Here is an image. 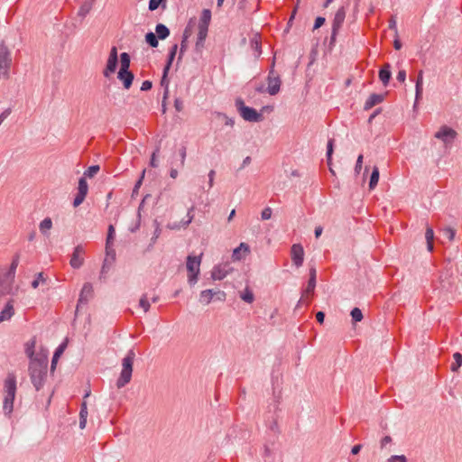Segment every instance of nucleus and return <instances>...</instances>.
<instances>
[{"label": "nucleus", "mask_w": 462, "mask_h": 462, "mask_svg": "<svg viewBox=\"0 0 462 462\" xmlns=\"http://www.w3.org/2000/svg\"><path fill=\"white\" fill-rule=\"evenodd\" d=\"M14 281L0 273V306L4 308L0 312V323L9 320L14 315V302L13 298H6L13 293Z\"/></svg>", "instance_id": "nucleus-1"}, {"label": "nucleus", "mask_w": 462, "mask_h": 462, "mask_svg": "<svg viewBox=\"0 0 462 462\" xmlns=\"http://www.w3.org/2000/svg\"><path fill=\"white\" fill-rule=\"evenodd\" d=\"M17 390L16 375L14 372L7 374L4 381L3 411L5 416L10 417L14 411V402Z\"/></svg>", "instance_id": "nucleus-2"}, {"label": "nucleus", "mask_w": 462, "mask_h": 462, "mask_svg": "<svg viewBox=\"0 0 462 462\" xmlns=\"http://www.w3.org/2000/svg\"><path fill=\"white\" fill-rule=\"evenodd\" d=\"M47 365L46 356L30 361L29 374L36 391H40L44 385L47 377Z\"/></svg>", "instance_id": "nucleus-3"}, {"label": "nucleus", "mask_w": 462, "mask_h": 462, "mask_svg": "<svg viewBox=\"0 0 462 462\" xmlns=\"http://www.w3.org/2000/svg\"><path fill=\"white\" fill-rule=\"evenodd\" d=\"M135 357V353L133 349H130L126 356L122 360V370L120 376L116 381L117 388H123L130 383L133 374V365Z\"/></svg>", "instance_id": "nucleus-4"}, {"label": "nucleus", "mask_w": 462, "mask_h": 462, "mask_svg": "<svg viewBox=\"0 0 462 462\" xmlns=\"http://www.w3.org/2000/svg\"><path fill=\"white\" fill-rule=\"evenodd\" d=\"M13 63L12 52L4 41L0 43V79H7Z\"/></svg>", "instance_id": "nucleus-5"}, {"label": "nucleus", "mask_w": 462, "mask_h": 462, "mask_svg": "<svg viewBox=\"0 0 462 462\" xmlns=\"http://www.w3.org/2000/svg\"><path fill=\"white\" fill-rule=\"evenodd\" d=\"M236 107L243 119L247 122H260L263 118V115L254 108L246 106L242 98L236 100Z\"/></svg>", "instance_id": "nucleus-6"}, {"label": "nucleus", "mask_w": 462, "mask_h": 462, "mask_svg": "<svg viewBox=\"0 0 462 462\" xmlns=\"http://www.w3.org/2000/svg\"><path fill=\"white\" fill-rule=\"evenodd\" d=\"M202 254L199 256L189 255L187 257L186 267L189 273L188 282L190 285H194L198 281V276L200 272Z\"/></svg>", "instance_id": "nucleus-7"}, {"label": "nucleus", "mask_w": 462, "mask_h": 462, "mask_svg": "<svg viewBox=\"0 0 462 462\" xmlns=\"http://www.w3.org/2000/svg\"><path fill=\"white\" fill-rule=\"evenodd\" d=\"M274 60L272 63V67L269 70L267 77V88L266 92L271 96H275L281 89L282 80L280 75L274 69Z\"/></svg>", "instance_id": "nucleus-8"}, {"label": "nucleus", "mask_w": 462, "mask_h": 462, "mask_svg": "<svg viewBox=\"0 0 462 462\" xmlns=\"http://www.w3.org/2000/svg\"><path fill=\"white\" fill-rule=\"evenodd\" d=\"M435 138L441 140L445 145L452 143L454 139L457 137V132L447 126L442 125L438 132L434 134Z\"/></svg>", "instance_id": "nucleus-9"}, {"label": "nucleus", "mask_w": 462, "mask_h": 462, "mask_svg": "<svg viewBox=\"0 0 462 462\" xmlns=\"http://www.w3.org/2000/svg\"><path fill=\"white\" fill-rule=\"evenodd\" d=\"M88 192V185L85 177L79 180L78 192L73 201V206L79 207L83 203Z\"/></svg>", "instance_id": "nucleus-10"}, {"label": "nucleus", "mask_w": 462, "mask_h": 462, "mask_svg": "<svg viewBox=\"0 0 462 462\" xmlns=\"http://www.w3.org/2000/svg\"><path fill=\"white\" fill-rule=\"evenodd\" d=\"M192 20H190L183 31L178 62L181 60L184 52L188 49V40L192 35Z\"/></svg>", "instance_id": "nucleus-11"}, {"label": "nucleus", "mask_w": 462, "mask_h": 462, "mask_svg": "<svg viewBox=\"0 0 462 462\" xmlns=\"http://www.w3.org/2000/svg\"><path fill=\"white\" fill-rule=\"evenodd\" d=\"M291 256L296 267L302 265L304 261V249L300 244H294L291 248Z\"/></svg>", "instance_id": "nucleus-12"}, {"label": "nucleus", "mask_w": 462, "mask_h": 462, "mask_svg": "<svg viewBox=\"0 0 462 462\" xmlns=\"http://www.w3.org/2000/svg\"><path fill=\"white\" fill-rule=\"evenodd\" d=\"M84 254L85 250L82 245H77L74 249V252L71 255V259L69 261V264L74 269H79L82 266L84 263Z\"/></svg>", "instance_id": "nucleus-13"}, {"label": "nucleus", "mask_w": 462, "mask_h": 462, "mask_svg": "<svg viewBox=\"0 0 462 462\" xmlns=\"http://www.w3.org/2000/svg\"><path fill=\"white\" fill-rule=\"evenodd\" d=\"M94 296V290L93 286L90 282L84 283L81 291L79 293V298L77 305V310L79 309V305L81 304H87L89 300H91Z\"/></svg>", "instance_id": "nucleus-14"}, {"label": "nucleus", "mask_w": 462, "mask_h": 462, "mask_svg": "<svg viewBox=\"0 0 462 462\" xmlns=\"http://www.w3.org/2000/svg\"><path fill=\"white\" fill-rule=\"evenodd\" d=\"M217 296V299L219 300H224L226 298V293L224 291H217L214 292L212 290H205L200 292L199 301L205 305L208 304L214 296Z\"/></svg>", "instance_id": "nucleus-15"}, {"label": "nucleus", "mask_w": 462, "mask_h": 462, "mask_svg": "<svg viewBox=\"0 0 462 462\" xmlns=\"http://www.w3.org/2000/svg\"><path fill=\"white\" fill-rule=\"evenodd\" d=\"M250 246L246 243H240L239 246L235 248L232 254V260L234 262L242 261L250 254Z\"/></svg>", "instance_id": "nucleus-16"}, {"label": "nucleus", "mask_w": 462, "mask_h": 462, "mask_svg": "<svg viewBox=\"0 0 462 462\" xmlns=\"http://www.w3.org/2000/svg\"><path fill=\"white\" fill-rule=\"evenodd\" d=\"M198 29H199V32H198V35H197L195 50L199 52V51H201V50L204 47V42L208 36V27L198 25Z\"/></svg>", "instance_id": "nucleus-17"}, {"label": "nucleus", "mask_w": 462, "mask_h": 462, "mask_svg": "<svg viewBox=\"0 0 462 462\" xmlns=\"http://www.w3.org/2000/svg\"><path fill=\"white\" fill-rule=\"evenodd\" d=\"M423 92V71L420 70L418 72V77L415 83V102L414 107H416L417 103L422 98Z\"/></svg>", "instance_id": "nucleus-18"}, {"label": "nucleus", "mask_w": 462, "mask_h": 462, "mask_svg": "<svg viewBox=\"0 0 462 462\" xmlns=\"http://www.w3.org/2000/svg\"><path fill=\"white\" fill-rule=\"evenodd\" d=\"M19 264V256L15 255L9 268H0V273L14 282L16 268Z\"/></svg>", "instance_id": "nucleus-19"}, {"label": "nucleus", "mask_w": 462, "mask_h": 462, "mask_svg": "<svg viewBox=\"0 0 462 462\" xmlns=\"http://www.w3.org/2000/svg\"><path fill=\"white\" fill-rule=\"evenodd\" d=\"M117 78L123 82L124 88L129 89L133 84L134 74L130 70L119 69Z\"/></svg>", "instance_id": "nucleus-20"}, {"label": "nucleus", "mask_w": 462, "mask_h": 462, "mask_svg": "<svg viewBox=\"0 0 462 462\" xmlns=\"http://www.w3.org/2000/svg\"><path fill=\"white\" fill-rule=\"evenodd\" d=\"M346 18V10L345 7H340L337 9V13L335 14L333 23H332V29L335 30H340L344 21Z\"/></svg>", "instance_id": "nucleus-21"}, {"label": "nucleus", "mask_w": 462, "mask_h": 462, "mask_svg": "<svg viewBox=\"0 0 462 462\" xmlns=\"http://www.w3.org/2000/svg\"><path fill=\"white\" fill-rule=\"evenodd\" d=\"M383 99H384L383 95L374 93V94L370 95L369 97L367 98V100L365 101L364 109L369 110L372 107H374V106L382 103L383 101Z\"/></svg>", "instance_id": "nucleus-22"}, {"label": "nucleus", "mask_w": 462, "mask_h": 462, "mask_svg": "<svg viewBox=\"0 0 462 462\" xmlns=\"http://www.w3.org/2000/svg\"><path fill=\"white\" fill-rule=\"evenodd\" d=\"M391 65L389 63H386L379 70V79L383 84V86H387L391 79Z\"/></svg>", "instance_id": "nucleus-23"}, {"label": "nucleus", "mask_w": 462, "mask_h": 462, "mask_svg": "<svg viewBox=\"0 0 462 462\" xmlns=\"http://www.w3.org/2000/svg\"><path fill=\"white\" fill-rule=\"evenodd\" d=\"M35 346H36L35 337L31 338L24 345V352H25L26 356L30 358V361L34 360V358H37L36 356H34Z\"/></svg>", "instance_id": "nucleus-24"}, {"label": "nucleus", "mask_w": 462, "mask_h": 462, "mask_svg": "<svg viewBox=\"0 0 462 462\" xmlns=\"http://www.w3.org/2000/svg\"><path fill=\"white\" fill-rule=\"evenodd\" d=\"M226 267H227V265H224V266H221V265H217V266H215L211 272V276L213 278V280H222L224 279L227 273H228V271L226 269Z\"/></svg>", "instance_id": "nucleus-25"}, {"label": "nucleus", "mask_w": 462, "mask_h": 462, "mask_svg": "<svg viewBox=\"0 0 462 462\" xmlns=\"http://www.w3.org/2000/svg\"><path fill=\"white\" fill-rule=\"evenodd\" d=\"M67 340H65L64 342H62L55 350L54 352V355L52 356V360H51V370H54L55 367H56V365H57V362H58V359L60 358V356L63 354V352L65 351L66 347H67Z\"/></svg>", "instance_id": "nucleus-26"}, {"label": "nucleus", "mask_w": 462, "mask_h": 462, "mask_svg": "<svg viewBox=\"0 0 462 462\" xmlns=\"http://www.w3.org/2000/svg\"><path fill=\"white\" fill-rule=\"evenodd\" d=\"M117 63L118 60L110 58L107 59L106 68L103 71V74L106 78H108L112 73L116 71Z\"/></svg>", "instance_id": "nucleus-27"}, {"label": "nucleus", "mask_w": 462, "mask_h": 462, "mask_svg": "<svg viewBox=\"0 0 462 462\" xmlns=\"http://www.w3.org/2000/svg\"><path fill=\"white\" fill-rule=\"evenodd\" d=\"M316 287V281H313V279H309L308 284L306 289L304 290L301 299L298 302V306L304 300L303 299L309 296H311L314 293V290Z\"/></svg>", "instance_id": "nucleus-28"}, {"label": "nucleus", "mask_w": 462, "mask_h": 462, "mask_svg": "<svg viewBox=\"0 0 462 462\" xmlns=\"http://www.w3.org/2000/svg\"><path fill=\"white\" fill-rule=\"evenodd\" d=\"M94 0L85 1L79 7L78 15L84 18L92 9Z\"/></svg>", "instance_id": "nucleus-29"}, {"label": "nucleus", "mask_w": 462, "mask_h": 462, "mask_svg": "<svg viewBox=\"0 0 462 462\" xmlns=\"http://www.w3.org/2000/svg\"><path fill=\"white\" fill-rule=\"evenodd\" d=\"M155 32L158 39L164 40L170 35V30L162 23H158L155 27Z\"/></svg>", "instance_id": "nucleus-30"}, {"label": "nucleus", "mask_w": 462, "mask_h": 462, "mask_svg": "<svg viewBox=\"0 0 462 462\" xmlns=\"http://www.w3.org/2000/svg\"><path fill=\"white\" fill-rule=\"evenodd\" d=\"M177 51H178V44H173L170 50L167 63L163 69H165V72H169L170 68L174 60L175 56H176Z\"/></svg>", "instance_id": "nucleus-31"}, {"label": "nucleus", "mask_w": 462, "mask_h": 462, "mask_svg": "<svg viewBox=\"0 0 462 462\" xmlns=\"http://www.w3.org/2000/svg\"><path fill=\"white\" fill-rule=\"evenodd\" d=\"M425 238L427 242V248L430 252L433 251V240H434V232L432 227L427 226L425 232Z\"/></svg>", "instance_id": "nucleus-32"}, {"label": "nucleus", "mask_w": 462, "mask_h": 462, "mask_svg": "<svg viewBox=\"0 0 462 462\" xmlns=\"http://www.w3.org/2000/svg\"><path fill=\"white\" fill-rule=\"evenodd\" d=\"M210 20H211V12L208 9H204L202 11V14H201V16H200V19L199 22V26L208 27Z\"/></svg>", "instance_id": "nucleus-33"}, {"label": "nucleus", "mask_w": 462, "mask_h": 462, "mask_svg": "<svg viewBox=\"0 0 462 462\" xmlns=\"http://www.w3.org/2000/svg\"><path fill=\"white\" fill-rule=\"evenodd\" d=\"M51 227H52V221H51V219L50 217L44 218L40 223V226H39L40 231L43 235H48L49 231L51 229Z\"/></svg>", "instance_id": "nucleus-34"}, {"label": "nucleus", "mask_w": 462, "mask_h": 462, "mask_svg": "<svg viewBox=\"0 0 462 462\" xmlns=\"http://www.w3.org/2000/svg\"><path fill=\"white\" fill-rule=\"evenodd\" d=\"M454 362L451 364L450 369L452 372H457L459 367L462 365V355L456 352L453 355Z\"/></svg>", "instance_id": "nucleus-35"}, {"label": "nucleus", "mask_w": 462, "mask_h": 462, "mask_svg": "<svg viewBox=\"0 0 462 462\" xmlns=\"http://www.w3.org/2000/svg\"><path fill=\"white\" fill-rule=\"evenodd\" d=\"M120 62H121L120 69L129 70L131 60H130V56L128 53H126V52L121 53Z\"/></svg>", "instance_id": "nucleus-36"}, {"label": "nucleus", "mask_w": 462, "mask_h": 462, "mask_svg": "<svg viewBox=\"0 0 462 462\" xmlns=\"http://www.w3.org/2000/svg\"><path fill=\"white\" fill-rule=\"evenodd\" d=\"M378 180H379V169L377 167H374L373 169V171H372V174L370 177V181H369L370 189H374L375 188V186L378 183Z\"/></svg>", "instance_id": "nucleus-37"}, {"label": "nucleus", "mask_w": 462, "mask_h": 462, "mask_svg": "<svg viewBox=\"0 0 462 462\" xmlns=\"http://www.w3.org/2000/svg\"><path fill=\"white\" fill-rule=\"evenodd\" d=\"M145 41L152 48L157 47L159 44L157 35L152 32L146 33Z\"/></svg>", "instance_id": "nucleus-38"}, {"label": "nucleus", "mask_w": 462, "mask_h": 462, "mask_svg": "<svg viewBox=\"0 0 462 462\" xmlns=\"http://www.w3.org/2000/svg\"><path fill=\"white\" fill-rule=\"evenodd\" d=\"M240 297L247 303H252L254 300L253 291L248 288H245L244 291L241 292Z\"/></svg>", "instance_id": "nucleus-39"}, {"label": "nucleus", "mask_w": 462, "mask_h": 462, "mask_svg": "<svg viewBox=\"0 0 462 462\" xmlns=\"http://www.w3.org/2000/svg\"><path fill=\"white\" fill-rule=\"evenodd\" d=\"M100 167L98 165H92L88 167L83 173L82 177L86 178H93L99 171Z\"/></svg>", "instance_id": "nucleus-40"}, {"label": "nucleus", "mask_w": 462, "mask_h": 462, "mask_svg": "<svg viewBox=\"0 0 462 462\" xmlns=\"http://www.w3.org/2000/svg\"><path fill=\"white\" fill-rule=\"evenodd\" d=\"M180 155V163L177 165L179 168H183L185 165L186 156H187V148L185 145H182L179 150Z\"/></svg>", "instance_id": "nucleus-41"}, {"label": "nucleus", "mask_w": 462, "mask_h": 462, "mask_svg": "<svg viewBox=\"0 0 462 462\" xmlns=\"http://www.w3.org/2000/svg\"><path fill=\"white\" fill-rule=\"evenodd\" d=\"M334 151V139H329L327 146V162L330 164Z\"/></svg>", "instance_id": "nucleus-42"}, {"label": "nucleus", "mask_w": 462, "mask_h": 462, "mask_svg": "<svg viewBox=\"0 0 462 462\" xmlns=\"http://www.w3.org/2000/svg\"><path fill=\"white\" fill-rule=\"evenodd\" d=\"M353 321L358 322L363 319V313L359 308H354L350 313Z\"/></svg>", "instance_id": "nucleus-43"}, {"label": "nucleus", "mask_w": 462, "mask_h": 462, "mask_svg": "<svg viewBox=\"0 0 462 462\" xmlns=\"http://www.w3.org/2000/svg\"><path fill=\"white\" fill-rule=\"evenodd\" d=\"M46 282V279L45 277L43 276V273H39L35 279L32 282V287L33 289H36L38 288L39 284L42 282V283H44Z\"/></svg>", "instance_id": "nucleus-44"}, {"label": "nucleus", "mask_w": 462, "mask_h": 462, "mask_svg": "<svg viewBox=\"0 0 462 462\" xmlns=\"http://www.w3.org/2000/svg\"><path fill=\"white\" fill-rule=\"evenodd\" d=\"M139 306L143 310L144 312H147L150 310V303L147 299V295L143 294L140 300H139Z\"/></svg>", "instance_id": "nucleus-45"}, {"label": "nucleus", "mask_w": 462, "mask_h": 462, "mask_svg": "<svg viewBox=\"0 0 462 462\" xmlns=\"http://www.w3.org/2000/svg\"><path fill=\"white\" fill-rule=\"evenodd\" d=\"M443 236L448 239V241H452L455 237L456 231L451 227H445L442 229Z\"/></svg>", "instance_id": "nucleus-46"}, {"label": "nucleus", "mask_w": 462, "mask_h": 462, "mask_svg": "<svg viewBox=\"0 0 462 462\" xmlns=\"http://www.w3.org/2000/svg\"><path fill=\"white\" fill-rule=\"evenodd\" d=\"M194 209H195V207L193 205L188 209V213H187L188 219L186 221L181 222L182 226L186 227L192 222V220L194 218L192 212L194 211Z\"/></svg>", "instance_id": "nucleus-47"}, {"label": "nucleus", "mask_w": 462, "mask_h": 462, "mask_svg": "<svg viewBox=\"0 0 462 462\" xmlns=\"http://www.w3.org/2000/svg\"><path fill=\"white\" fill-rule=\"evenodd\" d=\"M114 236H115V228L112 225H110L108 226V232H107V237H106V243L107 249L109 248V245L114 240Z\"/></svg>", "instance_id": "nucleus-48"}, {"label": "nucleus", "mask_w": 462, "mask_h": 462, "mask_svg": "<svg viewBox=\"0 0 462 462\" xmlns=\"http://www.w3.org/2000/svg\"><path fill=\"white\" fill-rule=\"evenodd\" d=\"M388 27H389L390 30H393L394 32V36L397 37L398 36V30H397V22H396L395 16H391V18L389 20Z\"/></svg>", "instance_id": "nucleus-49"}, {"label": "nucleus", "mask_w": 462, "mask_h": 462, "mask_svg": "<svg viewBox=\"0 0 462 462\" xmlns=\"http://www.w3.org/2000/svg\"><path fill=\"white\" fill-rule=\"evenodd\" d=\"M387 462H407V458L404 455H393L387 459Z\"/></svg>", "instance_id": "nucleus-50"}, {"label": "nucleus", "mask_w": 462, "mask_h": 462, "mask_svg": "<svg viewBox=\"0 0 462 462\" xmlns=\"http://www.w3.org/2000/svg\"><path fill=\"white\" fill-rule=\"evenodd\" d=\"M363 155L360 154L358 157H357V160H356V166H355V172L356 174H359L361 170H362V166H363Z\"/></svg>", "instance_id": "nucleus-51"}, {"label": "nucleus", "mask_w": 462, "mask_h": 462, "mask_svg": "<svg viewBox=\"0 0 462 462\" xmlns=\"http://www.w3.org/2000/svg\"><path fill=\"white\" fill-rule=\"evenodd\" d=\"M159 151H160V148L157 147L155 149V151L152 152V157H151V162H150V165L153 168H156L158 166V163H157V155L159 153Z\"/></svg>", "instance_id": "nucleus-52"}, {"label": "nucleus", "mask_w": 462, "mask_h": 462, "mask_svg": "<svg viewBox=\"0 0 462 462\" xmlns=\"http://www.w3.org/2000/svg\"><path fill=\"white\" fill-rule=\"evenodd\" d=\"M272 208L267 207L265 208L263 211H262V214H261V217L263 220H267V219H270L271 217H272Z\"/></svg>", "instance_id": "nucleus-53"}, {"label": "nucleus", "mask_w": 462, "mask_h": 462, "mask_svg": "<svg viewBox=\"0 0 462 462\" xmlns=\"http://www.w3.org/2000/svg\"><path fill=\"white\" fill-rule=\"evenodd\" d=\"M144 174H145V170L143 171L141 177L136 181V183H135V185L134 187V189H133V193L134 194L138 192V189H140V187L142 185V182H143V180L144 178Z\"/></svg>", "instance_id": "nucleus-54"}, {"label": "nucleus", "mask_w": 462, "mask_h": 462, "mask_svg": "<svg viewBox=\"0 0 462 462\" xmlns=\"http://www.w3.org/2000/svg\"><path fill=\"white\" fill-rule=\"evenodd\" d=\"M79 418H85V419L88 418V408H87V402L85 401L81 403Z\"/></svg>", "instance_id": "nucleus-55"}, {"label": "nucleus", "mask_w": 462, "mask_h": 462, "mask_svg": "<svg viewBox=\"0 0 462 462\" xmlns=\"http://www.w3.org/2000/svg\"><path fill=\"white\" fill-rule=\"evenodd\" d=\"M178 164H176L173 161L171 162V171H170V176L172 179H176L178 177V170L176 167Z\"/></svg>", "instance_id": "nucleus-56"}, {"label": "nucleus", "mask_w": 462, "mask_h": 462, "mask_svg": "<svg viewBox=\"0 0 462 462\" xmlns=\"http://www.w3.org/2000/svg\"><path fill=\"white\" fill-rule=\"evenodd\" d=\"M325 18L324 17H321V16H319L316 18L315 20V23H314V30L315 29H319V27H321L324 23H325Z\"/></svg>", "instance_id": "nucleus-57"}, {"label": "nucleus", "mask_w": 462, "mask_h": 462, "mask_svg": "<svg viewBox=\"0 0 462 462\" xmlns=\"http://www.w3.org/2000/svg\"><path fill=\"white\" fill-rule=\"evenodd\" d=\"M152 83L150 80H144L142 83L141 90L147 91V90H150L152 88Z\"/></svg>", "instance_id": "nucleus-58"}, {"label": "nucleus", "mask_w": 462, "mask_h": 462, "mask_svg": "<svg viewBox=\"0 0 462 462\" xmlns=\"http://www.w3.org/2000/svg\"><path fill=\"white\" fill-rule=\"evenodd\" d=\"M338 32H339V30L332 29L331 36H330V41H329V45L330 46H334L335 45L337 35Z\"/></svg>", "instance_id": "nucleus-59"}, {"label": "nucleus", "mask_w": 462, "mask_h": 462, "mask_svg": "<svg viewBox=\"0 0 462 462\" xmlns=\"http://www.w3.org/2000/svg\"><path fill=\"white\" fill-rule=\"evenodd\" d=\"M216 175V171L214 170H210L208 172V186L209 188H212L214 185V178Z\"/></svg>", "instance_id": "nucleus-60"}, {"label": "nucleus", "mask_w": 462, "mask_h": 462, "mask_svg": "<svg viewBox=\"0 0 462 462\" xmlns=\"http://www.w3.org/2000/svg\"><path fill=\"white\" fill-rule=\"evenodd\" d=\"M168 73L169 72H165V69H163V74H162V78L161 80V85L162 87H165L166 89L168 88V85H169V80L167 79Z\"/></svg>", "instance_id": "nucleus-61"}, {"label": "nucleus", "mask_w": 462, "mask_h": 462, "mask_svg": "<svg viewBox=\"0 0 462 462\" xmlns=\"http://www.w3.org/2000/svg\"><path fill=\"white\" fill-rule=\"evenodd\" d=\"M396 79L400 82H404L406 79V71L404 69L399 70Z\"/></svg>", "instance_id": "nucleus-62"}, {"label": "nucleus", "mask_w": 462, "mask_h": 462, "mask_svg": "<svg viewBox=\"0 0 462 462\" xmlns=\"http://www.w3.org/2000/svg\"><path fill=\"white\" fill-rule=\"evenodd\" d=\"M174 107L178 112L182 111L183 109V102L182 100L176 98L174 101Z\"/></svg>", "instance_id": "nucleus-63"}, {"label": "nucleus", "mask_w": 462, "mask_h": 462, "mask_svg": "<svg viewBox=\"0 0 462 462\" xmlns=\"http://www.w3.org/2000/svg\"><path fill=\"white\" fill-rule=\"evenodd\" d=\"M10 113H11L10 109H5L4 112H2L0 114V125H2L4 120L10 115Z\"/></svg>", "instance_id": "nucleus-64"}]
</instances>
